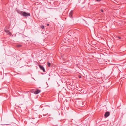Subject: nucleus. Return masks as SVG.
<instances>
[{"label": "nucleus", "mask_w": 126, "mask_h": 126, "mask_svg": "<svg viewBox=\"0 0 126 126\" xmlns=\"http://www.w3.org/2000/svg\"><path fill=\"white\" fill-rule=\"evenodd\" d=\"M5 32L8 35H11V33L8 30H5Z\"/></svg>", "instance_id": "5"}, {"label": "nucleus", "mask_w": 126, "mask_h": 126, "mask_svg": "<svg viewBox=\"0 0 126 126\" xmlns=\"http://www.w3.org/2000/svg\"><path fill=\"white\" fill-rule=\"evenodd\" d=\"M117 37V38H118L119 39H121V38L120 37L118 36Z\"/></svg>", "instance_id": "11"}, {"label": "nucleus", "mask_w": 126, "mask_h": 126, "mask_svg": "<svg viewBox=\"0 0 126 126\" xmlns=\"http://www.w3.org/2000/svg\"><path fill=\"white\" fill-rule=\"evenodd\" d=\"M96 0L97 2H100L101 1V0Z\"/></svg>", "instance_id": "13"}, {"label": "nucleus", "mask_w": 126, "mask_h": 126, "mask_svg": "<svg viewBox=\"0 0 126 126\" xmlns=\"http://www.w3.org/2000/svg\"><path fill=\"white\" fill-rule=\"evenodd\" d=\"M79 78H81V77L80 76H79Z\"/></svg>", "instance_id": "15"}, {"label": "nucleus", "mask_w": 126, "mask_h": 126, "mask_svg": "<svg viewBox=\"0 0 126 126\" xmlns=\"http://www.w3.org/2000/svg\"><path fill=\"white\" fill-rule=\"evenodd\" d=\"M21 46V45H17V46L18 47H19Z\"/></svg>", "instance_id": "10"}, {"label": "nucleus", "mask_w": 126, "mask_h": 126, "mask_svg": "<svg viewBox=\"0 0 126 126\" xmlns=\"http://www.w3.org/2000/svg\"><path fill=\"white\" fill-rule=\"evenodd\" d=\"M110 115V112H106L104 116L106 117H107Z\"/></svg>", "instance_id": "2"}, {"label": "nucleus", "mask_w": 126, "mask_h": 126, "mask_svg": "<svg viewBox=\"0 0 126 126\" xmlns=\"http://www.w3.org/2000/svg\"><path fill=\"white\" fill-rule=\"evenodd\" d=\"M40 91H41L40 90L37 89L36 91H35L34 92V93L35 94H37L39 93Z\"/></svg>", "instance_id": "4"}, {"label": "nucleus", "mask_w": 126, "mask_h": 126, "mask_svg": "<svg viewBox=\"0 0 126 126\" xmlns=\"http://www.w3.org/2000/svg\"><path fill=\"white\" fill-rule=\"evenodd\" d=\"M72 12H71L69 14V16L71 18H72Z\"/></svg>", "instance_id": "7"}, {"label": "nucleus", "mask_w": 126, "mask_h": 126, "mask_svg": "<svg viewBox=\"0 0 126 126\" xmlns=\"http://www.w3.org/2000/svg\"><path fill=\"white\" fill-rule=\"evenodd\" d=\"M101 11L102 12H104L103 10L102 9H101Z\"/></svg>", "instance_id": "12"}, {"label": "nucleus", "mask_w": 126, "mask_h": 126, "mask_svg": "<svg viewBox=\"0 0 126 126\" xmlns=\"http://www.w3.org/2000/svg\"><path fill=\"white\" fill-rule=\"evenodd\" d=\"M47 65L49 67H50V63L49 62L47 63Z\"/></svg>", "instance_id": "9"}, {"label": "nucleus", "mask_w": 126, "mask_h": 126, "mask_svg": "<svg viewBox=\"0 0 126 126\" xmlns=\"http://www.w3.org/2000/svg\"><path fill=\"white\" fill-rule=\"evenodd\" d=\"M47 26H49V24H47Z\"/></svg>", "instance_id": "16"}, {"label": "nucleus", "mask_w": 126, "mask_h": 126, "mask_svg": "<svg viewBox=\"0 0 126 126\" xmlns=\"http://www.w3.org/2000/svg\"><path fill=\"white\" fill-rule=\"evenodd\" d=\"M39 67L40 68V69L41 70H43V72H45V69L44 68V67L43 66H42L41 65H39Z\"/></svg>", "instance_id": "3"}, {"label": "nucleus", "mask_w": 126, "mask_h": 126, "mask_svg": "<svg viewBox=\"0 0 126 126\" xmlns=\"http://www.w3.org/2000/svg\"><path fill=\"white\" fill-rule=\"evenodd\" d=\"M19 13L23 16L27 17L28 16H30V13H28L26 12L21 11Z\"/></svg>", "instance_id": "1"}, {"label": "nucleus", "mask_w": 126, "mask_h": 126, "mask_svg": "<svg viewBox=\"0 0 126 126\" xmlns=\"http://www.w3.org/2000/svg\"><path fill=\"white\" fill-rule=\"evenodd\" d=\"M47 114H43V115L44 116H46V115H47Z\"/></svg>", "instance_id": "14"}, {"label": "nucleus", "mask_w": 126, "mask_h": 126, "mask_svg": "<svg viewBox=\"0 0 126 126\" xmlns=\"http://www.w3.org/2000/svg\"><path fill=\"white\" fill-rule=\"evenodd\" d=\"M40 27H41V28H42V29H44V28H45V27H44V26H43V25H41V26H40Z\"/></svg>", "instance_id": "8"}, {"label": "nucleus", "mask_w": 126, "mask_h": 126, "mask_svg": "<svg viewBox=\"0 0 126 126\" xmlns=\"http://www.w3.org/2000/svg\"><path fill=\"white\" fill-rule=\"evenodd\" d=\"M78 103L79 104V105L81 107H82L83 106V103Z\"/></svg>", "instance_id": "6"}]
</instances>
